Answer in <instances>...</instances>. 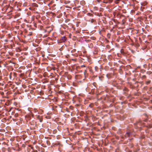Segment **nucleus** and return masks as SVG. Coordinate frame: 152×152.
Instances as JSON below:
<instances>
[{
	"mask_svg": "<svg viewBox=\"0 0 152 152\" xmlns=\"http://www.w3.org/2000/svg\"><path fill=\"white\" fill-rule=\"evenodd\" d=\"M66 40V38L65 37H63L61 38L60 41L61 42H64Z\"/></svg>",
	"mask_w": 152,
	"mask_h": 152,
	"instance_id": "nucleus-1",
	"label": "nucleus"
},
{
	"mask_svg": "<svg viewBox=\"0 0 152 152\" xmlns=\"http://www.w3.org/2000/svg\"><path fill=\"white\" fill-rule=\"evenodd\" d=\"M113 0H104L103 2L104 3H111L112 2Z\"/></svg>",
	"mask_w": 152,
	"mask_h": 152,
	"instance_id": "nucleus-2",
	"label": "nucleus"
},
{
	"mask_svg": "<svg viewBox=\"0 0 152 152\" xmlns=\"http://www.w3.org/2000/svg\"><path fill=\"white\" fill-rule=\"evenodd\" d=\"M37 118L39 120L40 122H42V116H40L39 115H36Z\"/></svg>",
	"mask_w": 152,
	"mask_h": 152,
	"instance_id": "nucleus-3",
	"label": "nucleus"
},
{
	"mask_svg": "<svg viewBox=\"0 0 152 152\" xmlns=\"http://www.w3.org/2000/svg\"><path fill=\"white\" fill-rule=\"evenodd\" d=\"M33 111L34 113H36L37 111V109H34Z\"/></svg>",
	"mask_w": 152,
	"mask_h": 152,
	"instance_id": "nucleus-4",
	"label": "nucleus"
},
{
	"mask_svg": "<svg viewBox=\"0 0 152 152\" xmlns=\"http://www.w3.org/2000/svg\"><path fill=\"white\" fill-rule=\"evenodd\" d=\"M126 134L128 136H129L130 135V133H127Z\"/></svg>",
	"mask_w": 152,
	"mask_h": 152,
	"instance_id": "nucleus-5",
	"label": "nucleus"
},
{
	"mask_svg": "<svg viewBox=\"0 0 152 152\" xmlns=\"http://www.w3.org/2000/svg\"><path fill=\"white\" fill-rule=\"evenodd\" d=\"M150 81L147 82V84H148L150 83Z\"/></svg>",
	"mask_w": 152,
	"mask_h": 152,
	"instance_id": "nucleus-6",
	"label": "nucleus"
},
{
	"mask_svg": "<svg viewBox=\"0 0 152 152\" xmlns=\"http://www.w3.org/2000/svg\"><path fill=\"white\" fill-rule=\"evenodd\" d=\"M82 66V67H83V66L85 67V66Z\"/></svg>",
	"mask_w": 152,
	"mask_h": 152,
	"instance_id": "nucleus-7",
	"label": "nucleus"
}]
</instances>
